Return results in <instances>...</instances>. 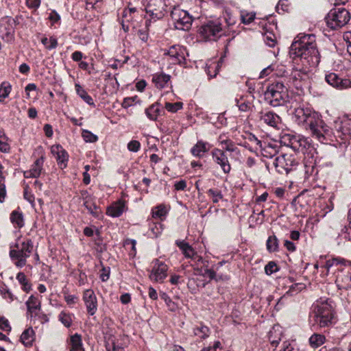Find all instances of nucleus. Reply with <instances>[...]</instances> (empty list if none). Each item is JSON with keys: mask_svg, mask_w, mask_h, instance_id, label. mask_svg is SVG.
Returning a JSON list of instances; mask_svg holds the SVG:
<instances>
[{"mask_svg": "<svg viewBox=\"0 0 351 351\" xmlns=\"http://www.w3.org/2000/svg\"><path fill=\"white\" fill-rule=\"evenodd\" d=\"M289 54L297 64L317 66L320 62V56L315 36L313 34L298 35L290 47Z\"/></svg>", "mask_w": 351, "mask_h": 351, "instance_id": "obj_1", "label": "nucleus"}, {"mask_svg": "<svg viewBox=\"0 0 351 351\" xmlns=\"http://www.w3.org/2000/svg\"><path fill=\"white\" fill-rule=\"evenodd\" d=\"M295 123L308 130L312 136L322 143L332 141V131L319 118V114L308 108H295L293 117Z\"/></svg>", "mask_w": 351, "mask_h": 351, "instance_id": "obj_2", "label": "nucleus"}, {"mask_svg": "<svg viewBox=\"0 0 351 351\" xmlns=\"http://www.w3.org/2000/svg\"><path fill=\"white\" fill-rule=\"evenodd\" d=\"M326 275L330 271L336 272L335 283L339 289H351V262L341 258H333L326 261L323 266Z\"/></svg>", "mask_w": 351, "mask_h": 351, "instance_id": "obj_3", "label": "nucleus"}, {"mask_svg": "<svg viewBox=\"0 0 351 351\" xmlns=\"http://www.w3.org/2000/svg\"><path fill=\"white\" fill-rule=\"evenodd\" d=\"M266 101L274 107L285 105L289 101L288 88L282 82L269 84L264 93Z\"/></svg>", "mask_w": 351, "mask_h": 351, "instance_id": "obj_4", "label": "nucleus"}, {"mask_svg": "<svg viewBox=\"0 0 351 351\" xmlns=\"http://www.w3.org/2000/svg\"><path fill=\"white\" fill-rule=\"evenodd\" d=\"M313 313L315 324L320 328L329 326L335 318L333 308L328 301H317Z\"/></svg>", "mask_w": 351, "mask_h": 351, "instance_id": "obj_5", "label": "nucleus"}, {"mask_svg": "<svg viewBox=\"0 0 351 351\" xmlns=\"http://www.w3.org/2000/svg\"><path fill=\"white\" fill-rule=\"evenodd\" d=\"M14 249L10 246V256L17 267H23L27 263V258H29L33 251L34 245L31 239H25L21 243L17 242Z\"/></svg>", "mask_w": 351, "mask_h": 351, "instance_id": "obj_6", "label": "nucleus"}, {"mask_svg": "<svg viewBox=\"0 0 351 351\" xmlns=\"http://www.w3.org/2000/svg\"><path fill=\"white\" fill-rule=\"evenodd\" d=\"M273 164L277 173L287 175L297 169L300 160L295 154L286 153L277 156Z\"/></svg>", "mask_w": 351, "mask_h": 351, "instance_id": "obj_7", "label": "nucleus"}, {"mask_svg": "<svg viewBox=\"0 0 351 351\" xmlns=\"http://www.w3.org/2000/svg\"><path fill=\"white\" fill-rule=\"evenodd\" d=\"M350 20V12L343 7L332 9L326 16L327 25L333 29L344 26Z\"/></svg>", "mask_w": 351, "mask_h": 351, "instance_id": "obj_8", "label": "nucleus"}, {"mask_svg": "<svg viewBox=\"0 0 351 351\" xmlns=\"http://www.w3.org/2000/svg\"><path fill=\"white\" fill-rule=\"evenodd\" d=\"M315 66H306L302 65L300 67V64L293 70L291 74L288 78L287 84L289 88L293 86L298 90L302 89L304 85L306 83L308 78V73L311 68H315Z\"/></svg>", "mask_w": 351, "mask_h": 351, "instance_id": "obj_9", "label": "nucleus"}, {"mask_svg": "<svg viewBox=\"0 0 351 351\" xmlns=\"http://www.w3.org/2000/svg\"><path fill=\"white\" fill-rule=\"evenodd\" d=\"M222 26L219 19L208 21L199 30L202 37L206 40H216L222 34Z\"/></svg>", "mask_w": 351, "mask_h": 351, "instance_id": "obj_10", "label": "nucleus"}, {"mask_svg": "<svg viewBox=\"0 0 351 351\" xmlns=\"http://www.w3.org/2000/svg\"><path fill=\"white\" fill-rule=\"evenodd\" d=\"M285 145L291 147L295 152H302L310 146L308 140L304 136L287 134L282 137Z\"/></svg>", "mask_w": 351, "mask_h": 351, "instance_id": "obj_11", "label": "nucleus"}, {"mask_svg": "<svg viewBox=\"0 0 351 351\" xmlns=\"http://www.w3.org/2000/svg\"><path fill=\"white\" fill-rule=\"evenodd\" d=\"M174 26L177 29L188 30L192 25V16L188 12L179 8H174L171 13Z\"/></svg>", "mask_w": 351, "mask_h": 351, "instance_id": "obj_12", "label": "nucleus"}, {"mask_svg": "<svg viewBox=\"0 0 351 351\" xmlns=\"http://www.w3.org/2000/svg\"><path fill=\"white\" fill-rule=\"evenodd\" d=\"M186 49L180 45H175L171 46L167 50H165L164 55L169 57V60L172 64H182L185 63Z\"/></svg>", "mask_w": 351, "mask_h": 351, "instance_id": "obj_13", "label": "nucleus"}, {"mask_svg": "<svg viewBox=\"0 0 351 351\" xmlns=\"http://www.w3.org/2000/svg\"><path fill=\"white\" fill-rule=\"evenodd\" d=\"M211 156L214 162L221 167L225 174H228L230 172L231 165L224 150L214 148L211 151Z\"/></svg>", "mask_w": 351, "mask_h": 351, "instance_id": "obj_14", "label": "nucleus"}, {"mask_svg": "<svg viewBox=\"0 0 351 351\" xmlns=\"http://www.w3.org/2000/svg\"><path fill=\"white\" fill-rule=\"evenodd\" d=\"M325 80L329 85L339 90L351 88L350 78L339 77V75L335 73L326 74Z\"/></svg>", "mask_w": 351, "mask_h": 351, "instance_id": "obj_15", "label": "nucleus"}, {"mask_svg": "<svg viewBox=\"0 0 351 351\" xmlns=\"http://www.w3.org/2000/svg\"><path fill=\"white\" fill-rule=\"evenodd\" d=\"M164 4L162 0H150L145 8V11L154 21L162 19L164 15Z\"/></svg>", "mask_w": 351, "mask_h": 351, "instance_id": "obj_16", "label": "nucleus"}, {"mask_svg": "<svg viewBox=\"0 0 351 351\" xmlns=\"http://www.w3.org/2000/svg\"><path fill=\"white\" fill-rule=\"evenodd\" d=\"M256 144L259 146L261 150V154L263 157L271 158L277 155L279 152V145L277 143H262L255 136H253Z\"/></svg>", "mask_w": 351, "mask_h": 351, "instance_id": "obj_17", "label": "nucleus"}, {"mask_svg": "<svg viewBox=\"0 0 351 351\" xmlns=\"http://www.w3.org/2000/svg\"><path fill=\"white\" fill-rule=\"evenodd\" d=\"M154 267L150 274V278L156 282H162L167 276L168 267L158 259L154 261Z\"/></svg>", "mask_w": 351, "mask_h": 351, "instance_id": "obj_18", "label": "nucleus"}, {"mask_svg": "<svg viewBox=\"0 0 351 351\" xmlns=\"http://www.w3.org/2000/svg\"><path fill=\"white\" fill-rule=\"evenodd\" d=\"M83 301L86 305L88 313L90 315H94L97 310V300L92 289H86L84 291Z\"/></svg>", "mask_w": 351, "mask_h": 351, "instance_id": "obj_19", "label": "nucleus"}, {"mask_svg": "<svg viewBox=\"0 0 351 351\" xmlns=\"http://www.w3.org/2000/svg\"><path fill=\"white\" fill-rule=\"evenodd\" d=\"M51 154L56 156L58 165L60 169H63L66 167L69 160V154L60 145H54L51 147Z\"/></svg>", "mask_w": 351, "mask_h": 351, "instance_id": "obj_20", "label": "nucleus"}, {"mask_svg": "<svg viewBox=\"0 0 351 351\" xmlns=\"http://www.w3.org/2000/svg\"><path fill=\"white\" fill-rule=\"evenodd\" d=\"M259 121L261 124H265L272 128H277L280 122V118L277 114L271 111L265 110L259 113Z\"/></svg>", "mask_w": 351, "mask_h": 351, "instance_id": "obj_21", "label": "nucleus"}, {"mask_svg": "<svg viewBox=\"0 0 351 351\" xmlns=\"http://www.w3.org/2000/svg\"><path fill=\"white\" fill-rule=\"evenodd\" d=\"M128 209L126 202L123 199H119L106 208V215L111 217H119Z\"/></svg>", "mask_w": 351, "mask_h": 351, "instance_id": "obj_22", "label": "nucleus"}, {"mask_svg": "<svg viewBox=\"0 0 351 351\" xmlns=\"http://www.w3.org/2000/svg\"><path fill=\"white\" fill-rule=\"evenodd\" d=\"M212 147V145L207 141L198 140L191 148V154L196 158H202Z\"/></svg>", "mask_w": 351, "mask_h": 351, "instance_id": "obj_23", "label": "nucleus"}, {"mask_svg": "<svg viewBox=\"0 0 351 351\" xmlns=\"http://www.w3.org/2000/svg\"><path fill=\"white\" fill-rule=\"evenodd\" d=\"M335 128L337 136L342 139L351 136V119L346 117L339 122H336Z\"/></svg>", "mask_w": 351, "mask_h": 351, "instance_id": "obj_24", "label": "nucleus"}, {"mask_svg": "<svg viewBox=\"0 0 351 351\" xmlns=\"http://www.w3.org/2000/svg\"><path fill=\"white\" fill-rule=\"evenodd\" d=\"M254 99V95L251 94L241 95L239 98L235 99L236 105L240 111L247 112L253 106L252 101Z\"/></svg>", "mask_w": 351, "mask_h": 351, "instance_id": "obj_25", "label": "nucleus"}, {"mask_svg": "<svg viewBox=\"0 0 351 351\" xmlns=\"http://www.w3.org/2000/svg\"><path fill=\"white\" fill-rule=\"evenodd\" d=\"M152 81L157 88L162 89L171 84V75L163 72L156 73L152 75Z\"/></svg>", "mask_w": 351, "mask_h": 351, "instance_id": "obj_26", "label": "nucleus"}, {"mask_svg": "<svg viewBox=\"0 0 351 351\" xmlns=\"http://www.w3.org/2000/svg\"><path fill=\"white\" fill-rule=\"evenodd\" d=\"M145 114L151 121H157L158 117L164 113V110L159 102H156L145 109Z\"/></svg>", "mask_w": 351, "mask_h": 351, "instance_id": "obj_27", "label": "nucleus"}, {"mask_svg": "<svg viewBox=\"0 0 351 351\" xmlns=\"http://www.w3.org/2000/svg\"><path fill=\"white\" fill-rule=\"evenodd\" d=\"M69 351H84L82 336L75 333L67 339Z\"/></svg>", "mask_w": 351, "mask_h": 351, "instance_id": "obj_28", "label": "nucleus"}, {"mask_svg": "<svg viewBox=\"0 0 351 351\" xmlns=\"http://www.w3.org/2000/svg\"><path fill=\"white\" fill-rule=\"evenodd\" d=\"M95 200L96 198L94 197L90 199L83 202V205L92 216L96 218H99L101 214V211L99 207L97 206Z\"/></svg>", "mask_w": 351, "mask_h": 351, "instance_id": "obj_29", "label": "nucleus"}, {"mask_svg": "<svg viewBox=\"0 0 351 351\" xmlns=\"http://www.w3.org/2000/svg\"><path fill=\"white\" fill-rule=\"evenodd\" d=\"M176 243L186 258L192 259L197 254L192 246L185 241H176Z\"/></svg>", "mask_w": 351, "mask_h": 351, "instance_id": "obj_30", "label": "nucleus"}, {"mask_svg": "<svg viewBox=\"0 0 351 351\" xmlns=\"http://www.w3.org/2000/svg\"><path fill=\"white\" fill-rule=\"evenodd\" d=\"M21 341L26 347L32 346L35 340V333L32 328L25 329L21 335Z\"/></svg>", "mask_w": 351, "mask_h": 351, "instance_id": "obj_31", "label": "nucleus"}, {"mask_svg": "<svg viewBox=\"0 0 351 351\" xmlns=\"http://www.w3.org/2000/svg\"><path fill=\"white\" fill-rule=\"evenodd\" d=\"M219 68L220 64L219 61L209 60L206 64L205 71L209 78H213L217 75Z\"/></svg>", "mask_w": 351, "mask_h": 351, "instance_id": "obj_32", "label": "nucleus"}, {"mask_svg": "<svg viewBox=\"0 0 351 351\" xmlns=\"http://www.w3.org/2000/svg\"><path fill=\"white\" fill-rule=\"evenodd\" d=\"M304 288H305V286L302 283H296V284L291 285L289 287V290L286 292V293L279 299V300L276 304V307L278 306L280 304H283L284 299L286 298L287 295H293L300 292Z\"/></svg>", "mask_w": 351, "mask_h": 351, "instance_id": "obj_33", "label": "nucleus"}, {"mask_svg": "<svg viewBox=\"0 0 351 351\" xmlns=\"http://www.w3.org/2000/svg\"><path fill=\"white\" fill-rule=\"evenodd\" d=\"M280 329V328L279 326H275L268 334L269 340L274 346H276L281 339V330Z\"/></svg>", "mask_w": 351, "mask_h": 351, "instance_id": "obj_34", "label": "nucleus"}, {"mask_svg": "<svg viewBox=\"0 0 351 351\" xmlns=\"http://www.w3.org/2000/svg\"><path fill=\"white\" fill-rule=\"evenodd\" d=\"M75 88L77 94L87 104L95 106V104L93 98L87 93V92L79 84H75Z\"/></svg>", "mask_w": 351, "mask_h": 351, "instance_id": "obj_35", "label": "nucleus"}, {"mask_svg": "<svg viewBox=\"0 0 351 351\" xmlns=\"http://www.w3.org/2000/svg\"><path fill=\"white\" fill-rule=\"evenodd\" d=\"M45 158L43 156H40L39 158L36 159L34 164L32 165L30 170L34 174V178H38L43 170V163H44Z\"/></svg>", "mask_w": 351, "mask_h": 351, "instance_id": "obj_36", "label": "nucleus"}, {"mask_svg": "<svg viewBox=\"0 0 351 351\" xmlns=\"http://www.w3.org/2000/svg\"><path fill=\"white\" fill-rule=\"evenodd\" d=\"M309 344L312 348H316L323 345L326 341V337L324 335L314 333L309 338Z\"/></svg>", "mask_w": 351, "mask_h": 351, "instance_id": "obj_37", "label": "nucleus"}, {"mask_svg": "<svg viewBox=\"0 0 351 351\" xmlns=\"http://www.w3.org/2000/svg\"><path fill=\"white\" fill-rule=\"evenodd\" d=\"M74 315L73 313L61 311L58 315V320L66 327L69 328L73 324Z\"/></svg>", "mask_w": 351, "mask_h": 351, "instance_id": "obj_38", "label": "nucleus"}, {"mask_svg": "<svg viewBox=\"0 0 351 351\" xmlns=\"http://www.w3.org/2000/svg\"><path fill=\"white\" fill-rule=\"evenodd\" d=\"M11 222L21 228L24 226L23 215L21 212L18 210H14L10 215Z\"/></svg>", "mask_w": 351, "mask_h": 351, "instance_id": "obj_39", "label": "nucleus"}, {"mask_svg": "<svg viewBox=\"0 0 351 351\" xmlns=\"http://www.w3.org/2000/svg\"><path fill=\"white\" fill-rule=\"evenodd\" d=\"M193 333L201 339H206L209 336L210 329L206 326L201 324L193 328Z\"/></svg>", "mask_w": 351, "mask_h": 351, "instance_id": "obj_40", "label": "nucleus"}, {"mask_svg": "<svg viewBox=\"0 0 351 351\" xmlns=\"http://www.w3.org/2000/svg\"><path fill=\"white\" fill-rule=\"evenodd\" d=\"M26 305L29 311L34 312L40 308V302L38 298L31 295L26 302Z\"/></svg>", "mask_w": 351, "mask_h": 351, "instance_id": "obj_41", "label": "nucleus"}, {"mask_svg": "<svg viewBox=\"0 0 351 351\" xmlns=\"http://www.w3.org/2000/svg\"><path fill=\"white\" fill-rule=\"evenodd\" d=\"M267 250L269 252H276L278 250V240L275 235L269 236L267 241Z\"/></svg>", "mask_w": 351, "mask_h": 351, "instance_id": "obj_42", "label": "nucleus"}, {"mask_svg": "<svg viewBox=\"0 0 351 351\" xmlns=\"http://www.w3.org/2000/svg\"><path fill=\"white\" fill-rule=\"evenodd\" d=\"M41 43L48 50L56 49L58 46V40L53 36H51L49 38L44 36L41 38Z\"/></svg>", "mask_w": 351, "mask_h": 351, "instance_id": "obj_43", "label": "nucleus"}, {"mask_svg": "<svg viewBox=\"0 0 351 351\" xmlns=\"http://www.w3.org/2000/svg\"><path fill=\"white\" fill-rule=\"evenodd\" d=\"M16 279L22 286V289L25 292H29L31 289V285L27 280L26 276L23 272H19L16 275Z\"/></svg>", "mask_w": 351, "mask_h": 351, "instance_id": "obj_44", "label": "nucleus"}, {"mask_svg": "<svg viewBox=\"0 0 351 351\" xmlns=\"http://www.w3.org/2000/svg\"><path fill=\"white\" fill-rule=\"evenodd\" d=\"M12 89L10 83L3 82L0 86V103L3 102L5 98L8 97Z\"/></svg>", "mask_w": 351, "mask_h": 351, "instance_id": "obj_45", "label": "nucleus"}, {"mask_svg": "<svg viewBox=\"0 0 351 351\" xmlns=\"http://www.w3.org/2000/svg\"><path fill=\"white\" fill-rule=\"evenodd\" d=\"M167 214V210L164 204H160L152 210V217L154 218L162 219V217H165Z\"/></svg>", "mask_w": 351, "mask_h": 351, "instance_id": "obj_46", "label": "nucleus"}, {"mask_svg": "<svg viewBox=\"0 0 351 351\" xmlns=\"http://www.w3.org/2000/svg\"><path fill=\"white\" fill-rule=\"evenodd\" d=\"M207 194L212 198L213 202L217 204L223 198V195L219 189H210L207 191Z\"/></svg>", "mask_w": 351, "mask_h": 351, "instance_id": "obj_47", "label": "nucleus"}, {"mask_svg": "<svg viewBox=\"0 0 351 351\" xmlns=\"http://www.w3.org/2000/svg\"><path fill=\"white\" fill-rule=\"evenodd\" d=\"M165 108L167 111L174 113L183 108V104L182 102H165Z\"/></svg>", "mask_w": 351, "mask_h": 351, "instance_id": "obj_48", "label": "nucleus"}, {"mask_svg": "<svg viewBox=\"0 0 351 351\" xmlns=\"http://www.w3.org/2000/svg\"><path fill=\"white\" fill-rule=\"evenodd\" d=\"M151 21H146L145 22V27L144 29H139L138 31V38L143 42H146L148 40V29L150 25Z\"/></svg>", "mask_w": 351, "mask_h": 351, "instance_id": "obj_49", "label": "nucleus"}, {"mask_svg": "<svg viewBox=\"0 0 351 351\" xmlns=\"http://www.w3.org/2000/svg\"><path fill=\"white\" fill-rule=\"evenodd\" d=\"M241 21L244 24H250L255 18L254 12H247L246 11L241 12Z\"/></svg>", "mask_w": 351, "mask_h": 351, "instance_id": "obj_50", "label": "nucleus"}, {"mask_svg": "<svg viewBox=\"0 0 351 351\" xmlns=\"http://www.w3.org/2000/svg\"><path fill=\"white\" fill-rule=\"evenodd\" d=\"M161 299L163 300L167 305L169 309L171 311H176L177 308L176 304L171 300L170 297L165 293H162L160 295Z\"/></svg>", "mask_w": 351, "mask_h": 351, "instance_id": "obj_51", "label": "nucleus"}, {"mask_svg": "<svg viewBox=\"0 0 351 351\" xmlns=\"http://www.w3.org/2000/svg\"><path fill=\"white\" fill-rule=\"evenodd\" d=\"M82 136L84 140L88 143H95L98 140V137L95 134L86 130L82 131Z\"/></svg>", "mask_w": 351, "mask_h": 351, "instance_id": "obj_52", "label": "nucleus"}, {"mask_svg": "<svg viewBox=\"0 0 351 351\" xmlns=\"http://www.w3.org/2000/svg\"><path fill=\"white\" fill-rule=\"evenodd\" d=\"M220 143L226 145L224 147L226 151L230 152H237L238 151L237 147L234 145V143L231 140H223L220 141Z\"/></svg>", "mask_w": 351, "mask_h": 351, "instance_id": "obj_53", "label": "nucleus"}, {"mask_svg": "<svg viewBox=\"0 0 351 351\" xmlns=\"http://www.w3.org/2000/svg\"><path fill=\"white\" fill-rule=\"evenodd\" d=\"M0 292L5 299H9L10 301L14 300L13 294L5 285H3L0 287Z\"/></svg>", "mask_w": 351, "mask_h": 351, "instance_id": "obj_54", "label": "nucleus"}, {"mask_svg": "<svg viewBox=\"0 0 351 351\" xmlns=\"http://www.w3.org/2000/svg\"><path fill=\"white\" fill-rule=\"evenodd\" d=\"M278 270L277 265L274 261L269 262L265 267V271L267 275H271Z\"/></svg>", "mask_w": 351, "mask_h": 351, "instance_id": "obj_55", "label": "nucleus"}, {"mask_svg": "<svg viewBox=\"0 0 351 351\" xmlns=\"http://www.w3.org/2000/svg\"><path fill=\"white\" fill-rule=\"evenodd\" d=\"M6 197V188L5 184V178L0 177V203H3L5 201Z\"/></svg>", "mask_w": 351, "mask_h": 351, "instance_id": "obj_56", "label": "nucleus"}, {"mask_svg": "<svg viewBox=\"0 0 351 351\" xmlns=\"http://www.w3.org/2000/svg\"><path fill=\"white\" fill-rule=\"evenodd\" d=\"M127 147L129 151L137 152L141 147V143L138 141L132 140L128 143Z\"/></svg>", "mask_w": 351, "mask_h": 351, "instance_id": "obj_57", "label": "nucleus"}, {"mask_svg": "<svg viewBox=\"0 0 351 351\" xmlns=\"http://www.w3.org/2000/svg\"><path fill=\"white\" fill-rule=\"evenodd\" d=\"M64 299L69 306H72L73 304H76L78 300V298L76 295L69 294H65Z\"/></svg>", "mask_w": 351, "mask_h": 351, "instance_id": "obj_58", "label": "nucleus"}, {"mask_svg": "<svg viewBox=\"0 0 351 351\" xmlns=\"http://www.w3.org/2000/svg\"><path fill=\"white\" fill-rule=\"evenodd\" d=\"M280 351H298V350L295 348V343L289 341H285L283 342Z\"/></svg>", "mask_w": 351, "mask_h": 351, "instance_id": "obj_59", "label": "nucleus"}, {"mask_svg": "<svg viewBox=\"0 0 351 351\" xmlns=\"http://www.w3.org/2000/svg\"><path fill=\"white\" fill-rule=\"evenodd\" d=\"M0 329L6 332L11 330V326L9 324V322L4 317H0Z\"/></svg>", "mask_w": 351, "mask_h": 351, "instance_id": "obj_60", "label": "nucleus"}, {"mask_svg": "<svg viewBox=\"0 0 351 351\" xmlns=\"http://www.w3.org/2000/svg\"><path fill=\"white\" fill-rule=\"evenodd\" d=\"M49 19L51 22V24L54 25L60 21V16L57 12L53 10L49 14Z\"/></svg>", "mask_w": 351, "mask_h": 351, "instance_id": "obj_61", "label": "nucleus"}, {"mask_svg": "<svg viewBox=\"0 0 351 351\" xmlns=\"http://www.w3.org/2000/svg\"><path fill=\"white\" fill-rule=\"evenodd\" d=\"M343 37L347 43V51L351 55V32H345Z\"/></svg>", "mask_w": 351, "mask_h": 351, "instance_id": "obj_62", "label": "nucleus"}, {"mask_svg": "<svg viewBox=\"0 0 351 351\" xmlns=\"http://www.w3.org/2000/svg\"><path fill=\"white\" fill-rule=\"evenodd\" d=\"M274 65L271 64L267 67L263 69L260 73L259 78H263L269 75L271 72L274 71Z\"/></svg>", "mask_w": 351, "mask_h": 351, "instance_id": "obj_63", "label": "nucleus"}, {"mask_svg": "<svg viewBox=\"0 0 351 351\" xmlns=\"http://www.w3.org/2000/svg\"><path fill=\"white\" fill-rule=\"evenodd\" d=\"M40 0H26V5L29 8L37 10L40 5Z\"/></svg>", "mask_w": 351, "mask_h": 351, "instance_id": "obj_64", "label": "nucleus"}]
</instances>
